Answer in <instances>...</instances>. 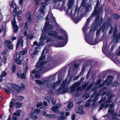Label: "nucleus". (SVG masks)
Instances as JSON below:
<instances>
[{"label": "nucleus", "instance_id": "nucleus-1", "mask_svg": "<svg viewBox=\"0 0 120 120\" xmlns=\"http://www.w3.org/2000/svg\"><path fill=\"white\" fill-rule=\"evenodd\" d=\"M50 14L51 17L50 19H51L53 21L55 22L54 18L52 16V14L51 13ZM50 14V13H49V14L46 18V21L44 27L45 29V31L48 32V35L49 36H54L55 38L58 39H62L63 38V37L58 36L57 34L56 31L52 30L53 28V27L51 25H49V22L48 21L49 20V16Z\"/></svg>", "mask_w": 120, "mask_h": 120}, {"label": "nucleus", "instance_id": "nucleus-2", "mask_svg": "<svg viewBox=\"0 0 120 120\" xmlns=\"http://www.w3.org/2000/svg\"><path fill=\"white\" fill-rule=\"evenodd\" d=\"M45 48L42 52L41 55L39 60L36 64V67L38 68V70L35 69L31 72V74L30 75L31 77V76H33V74H35V75L36 78H39L41 77V75L40 74L38 73L44 72L43 71L44 70H41L42 68H39L42 67L44 65V64L46 63L45 62L43 61V60L45 59V56L43 55L45 53Z\"/></svg>", "mask_w": 120, "mask_h": 120}, {"label": "nucleus", "instance_id": "nucleus-3", "mask_svg": "<svg viewBox=\"0 0 120 120\" xmlns=\"http://www.w3.org/2000/svg\"><path fill=\"white\" fill-rule=\"evenodd\" d=\"M98 4L97 3L95 7V11L93 13L91 14L90 16L88 19L86 21V24L85 26L83 28V31L85 34V32L87 31L88 28V26L89 25L91 19H92L93 17L95 15H98L99 14L101 13V9H100L98 8L97 10V9H98Z\"/></svg>", "mask_w": 120, "mask_h": 120}, {"label": "nucleus", "instance_id": "nucleus-4", "mask_svg": "<svg viewBox=\"0 0 120 120\" xmlns=\"http://www.w3.org/2000/svg\"><path fill=\"white\" fill-rule=\"evenodd\" d=\"M10 85L11 88L8 87L7 89H5L6 92L9 94L11 93H12L15 91L18 92L20 91V90H23L25 88V86L22 84L21 87H19L15 84H11Z\"/></svg>", "mask_w": 120, "mask_h": 120}, {"label": "nucleus", "instance_id": "nucleus-5", "mask_svg": "<svg viewBox=\"0 0 120 120\" xmlns=\"http://www.w3.org/2000/svg\"><path fill=\"white\" fill-rule=\"evenodd\" d=\"M51 77L48 78L46 80V81L44 82V83H46L45 85V87H52L53 88H54L58 86L60 83V81H59L55 83H51Z\"/></svg>", "mask_w": 120, "mask_h": 120}, {"label": "nucleus", "instance_id": "nucleus-6", "mask_svg": "<svg viewBox=\"0 0 120 120\" xmlns=\"http://www.w3.org/2000/svg\"><path fill=\"white\" fill-rule=\"evenodd\" d=\"M114 105L113 103H112L111 105H109L108 104L105 105L104 104H102L100 105L98 111H99L101 110L102 109L103 107H105V108H106L108 107H109V109L108 111V113L109 114L111 115L114 112V110L113 109H111L113 107Z\"/></svg>", "mask_w": 120, "mask_h": 120}, {"label": "nucleus", "instance_id": "nucleus-7", "mask_svg": "<svg viewBox=\"0 0 120 120\" xmlns=\"http://www.w3.org/2000/svg\"><path fill=\"white\" fill-rule=\"evenodd\" d=\"M51 40V38H48L46 36L43 35L41 37L40 39V41L39 43V45L40 46L44 45L45 42H50Z\"/></svg>", "mask_w": 120, "mask_h": 120}, {"label": "nucleus", "instance_id": "nucleus-8", "mask_svg": "<svg viewBox=\"0 0 120 120\" xmlns=\"http://www.w3.org/2000/svg\"><path fill=\"white\" fill-rule=\"evenodd\" d=\"M73 12V14L72 13L71 16L74 22L77 23L81 18L80 15H79L78 13H77L75 11Z\"/></svg>", "mask_w": 120, "mask_h": 120}, {"label": "nucleus", "instance_id": "nucleus-9", "mask_svg": "<svg viewBox=\"0 0 120 120\" xmlns=\"http://www.w3.org/2000/svg\"><path fill=\"white\" fill-rule=\"evenodd\" d=\"M117 31V28L115 27L114 29L113 37L114 38H116L115 41L117 43H119L120 42V33H118L116 36V34Z\"/></svg>", "mask_w": 120, "mask_h": 120}, {"label": "nucleus", "instance_id": "nucleus-10", "mask_svg": "<svg viewBox=\"0 0 120 120\" xmlns=\"http://www.w3.org/2000/svg\"><path fill=\"white\" fill-rule=\"evenodd\" d=\"M53 2L54 3H56L59 2L58 6L63 8L65 4V0H53Z\"/></svg>", "mask_w": 120, "mask_h": 120}, {"label": "nucleus", "instance_id": "nucleus-11", "mask_svg": "<svg viewBox=\"0 0 120 120\" xmlns=\"http://www.w3.org/2000/svg\"><path fill=\"white\" fill-rule=\"evenodd\" d=\"M113 79V77L112 76H109L107 78V79H106L102 83L101 85H100L99 86V87H102L103 85L105 84L107 82V80L109 81V82L107 84V86H109L111 83L112 82V80Z\"/></svg>", "mask_w": 120, "mask_h": 120}, {"label": "nucleus", "instance_id": "nucleus-12", "mask_svg": "<svg viewBox=\"0 0 120 120\" xmlns=\"http://www.w3.org/2000/svg\"><path fill=\"white\" fill-rule=\"evenodd\" d=\"M61 106V104H57L55 106V107L53 106L52 107V110L55 113H58L59 112V111H58L59 110V108H60Z\"/></svg>", "mask_w": 120, "mask_h": 120}, {"label": "nucleus", "instance_id": "nucleus-13", "mask_svg": "<svg viewBox=\"0 0 120 120\" xmlns=\"http://www.w3.org/2000/svg\"><path fill=\"white\" fill-rule=\"evenodd\" d=\"M14 20L12 22V24L13 27L14 32L16 33L18 30V26L16 24V22L15 19V18H14Z\"/></svg>", "mask_w": 120, "mask_h": 120}, {"label": "nucleus", "instance_id": "nucleus-14", "mask_svg": "<svg viewBox=\"0 0 120 120\" xmlns=\"http://www.w3.org/2000/svg\"><path fill=\"white\" fill-rule=\"evenodd\" d=\"M100 20L101 21L100 22H99L98 23V25H100V30H101L102 31H104L105 28V26L106 24L105 23H101L102 19L101 18L100 19Z\"/></svg>", "mask_w": 120, "mask_h": 120}, {"label": "nucleus", "instance_id": "nucleus-15", "mask_svg": "<svg viewBox=\"0 0 120 120\" xmlns=\"http://www.w3.org/2000/svg\"><path fill=\"white\" fill-rule=\"evenodd\" d=\"M85 39L86 42L90 45H93L91 39H90V37L89 36V34L85 35Z\"/></svg>", "mask_w": 120, "mask_h": 120}, {"label": "nucleus", "instance_id": "nucleus-16", "mask_svg": "<svg viewBox=\"0 0 120 120\" xmlns=\"http://www.w3.org/2000/svg\"><path fill=\"white\" fill-rule=\"evenodd\" d=\"M114 95V94H113L109 95V96L108 97L107 99L105 101V103H108L112 102V100L111 99V98L113 97Z\"/></svg>", "mask_w": 120, "mask_h": 120}, {"label": "nucleus", "instance_id": "nucleus-17", "mask_svg": "<svg viewBox=\"0 0 120 120\" xmlns=\"http://www.w3.org/2000/svg\"><path fill=\"white\" fill-rule=\"evenodd\" d=\"M67 9L65 10V11L66 14L69 15L70 16H71L72 14V12H75V10H72L71 8V10L70 11V10H69V8H68V6H66Z\"/></svg>", "mask_w": 120, "mask_h": 120}, {"label": "nucleus", "instance_id": "nucleus-18", "mask_svg": "<svg viewBox=\"0 0 120 120\" xmlns=\"http://www.w3.org/2000/svg\"><path fill=\"white\" fill-rule=\"evenodd\" d=\"M21 42V45L22 47L23 46V40L22 39V38L21 37H19L18 41L17 44V47H18L20 43Z\"/></svg>", "mask_w": 120, "mask_h": 120}, {"label": "nucleus", "instance_id": "nucleus-19", "mask_svg": "<svg viewBox=\"0 0 120 120\" xmlns=\"http://www.w3.org/2000/svg\"><path fill=\"white\" fill-rule=\"evenodd\" d=\"M85 7L86 11L87 12L90 11L92 9V6L91 4H86Z\"/></svg>", "mask_w": 120, "mask_h": 120}, {"label": "nucleus", "instance_id": "nucleus-20", "mask_svg": "<svg viewBox=\"0 0 120 120\" xmlns=\"http://www.w3.org/2000/svg\"><path fill=\"white\" fill-rule=\"evenodd\" d=\"M74 0H68V6L69 10H70V11L71 10L70 8H71L72 5L74 4Z\"/></svg>", "mask_w": 120, "mask_h": 120}, {"label": "nucleus", "instance_id": "nucleus-21", "mask_svg": "<svg viewBox=\"0 0 120 120\" xmlns=\"http://www.w3.org/2000/svg\"><path fill=\"white\" fill-rule=\"evenodd\" d=\"M87 86V85L86 84L84 85L82 87H79L77 88L76 90L77 91H81L83 89L86 88Z\"/></svg>", "mask_w": 120, "mask_h": 120}, {"label": "nucleus", "instance_id": "nucleus-22", "mask_svg": "<svg viewBox=\"0 0 120 120\" xmlns=\"http://www.w3.org/2000/svg\"><path fill=\"white\" fill-rule=\"evenodd\" d=\"M66 82L67 80H65L63 82L61 86L59 88V90H61L64 88L66 84Z\"/></svg>", "mask_w": 120, "mask_h": 120}, {"label": "nucleus", "instance_id": "nucleus-23", "mask_svg": "<svg viewBox=\"0 0 120 120\" xmlns=\"http://www.w3.org/2000/svg\"><path fill=\"white\" fill-rule=\"evenodd\" d=\"M29 116L30 118L36 120L38 118L37 116L35 115H34L33 113H31L30 115Z\"/></svg>", "mask_w": 120, "mask_h": 120}, {"label": "nucleus", "instance_id": "nucleus-24", "mask_svg": "<svg viewBox=\"0 0 120 120\" xmlns=\"http://www.w3.org/2000/svg\"><path fill=\"white\" fill-rule=\"evenodd\" d=\"M75 110L77 113H79L80 114H82L84 112L83 111L82 109L79 108H76V109Z\"/></svg>", "mask_w": 120, "mask_h": 120}, {"label": "nucleus", "instance_id": "nucleus-25", "mask_svg": "<svg viewBox=\"0 0 120 120\" xmlns=\"http://www.w3.org/2000/svg\"><path fill=\"white\" fill-rule=\"evenodd\" d=\"M108 49V47L107 46V45L106 44L104 45L102 48L103 51L104 53V52L107 51Z\"/></svg>", "mask_w": 120, "mask_h": 120}, {"label": "nucleus", "instance_id": "nucleus-26", "mask_svg": "<svg viewBox=\"0 0 120 120\" xmlns=\"http://www.w3.org/2000/svg\"><path fill=\"white\" fill-rule=\"evenodd\" d=\"M21 111L20 110H18L16 111L13 114V115L17 116H19L20 115V113Z\"/></svg>", "mask_w": 120, "mask_h": 120}, {"label": "nucleus", "instance_id": "nucleus-27", "mask_svg": "<svg viewBox=\"0 0 120 120\" xmlns=\"http://www.w3.org/2000/svg\"><path fill=\"white\" fill-rule=\"evenodd\" d=\"M10 6L11 8H14V9H18V8L16 7V6L15 4L13 1L12 2Z\"/></svg>", "mask_w": 120, "mask_h": 120}, {"label": "nucleus", "instance_id": "nucleus-28", "mask_svg": "<svg viewBox=\"0 0 120 120\" xmlns=\"http://www.w3.org/2000/svg\"><path fill=\"white\" fill-rule=\"evenodd\" d=\"M46 81V80L45 81H44L43 82L39 80H35V82L37 83H38L39 84H44L45 85L46 84V83H44V82Z\"/></svg>", "mask_w": 120, "mask_h": 120}, {"label": "nucleus", "instance_id": "nucleus-29", "mask_svg": "<svg viewBox=\"0 0 120 120\" xmlns=\"http://www.w3.org/2000/svg\"><path fill=\"white\" fill-rule=\"evenodd\" d=\"M47 116L49 118H56L57 117V116L55 115H47Z\"/></svg>", "mask_w": 120, "mask_h": 120}, {"label": "nucleus", "instance_id": "nucleus-30", "mask_svg": "<svg viewBox=\"0 0 120 120\" xmlns=\"http://www.w3.org/2000/svg\"><path fill=\"white\" fill-rule=\"evenodd\" d=\"M92 100L91 99H89L87 101L85 105V106L86 107H89L90 105V102Z\"/></svg>", "mask_w": 120, "mask_h": 120}, {"label": "nucleus", "instance_id": "nucleus-31", "mask_svg": "<svg viewBox=\"0 0 120 120\" xmlns=\"http://www.w3.org/2000/svg\"><path fill=\"white\" fill-rule=\"evenodd\" d=\"M15 101V99H13L11 101L10 103V107L11 108L13 107V106L14 105Z\"/></svg>", "mask_w": 120, "mask_h": 120}, {"label": "nucleus", "instance_id": "nucleus-32", "mask_svg": "<svg viewBox=\"0 0 120 120\" xmlns=\"http://www.w3.org/2000/svg\"><path fill=\"white\" fill-rule=\"evenodd\" d=\"M27 52V49H25L24 50L21 51L20 52V53L21 55H22L26 53Z\"/></svg>", "mask_w": 120, "mask_h": 120}, {"label": "nucleus", "instance_id": "nucleus-33", "mask_svg": "<svg viewBox=\"0 0 120 120\" xmlns=\"http://www.w3.org/2000/svg\"><path fill=\"white\" fill-rule=\"evenodd\" d=\"M12 42L10 41L9 40H6L4 41V44L7 46L9 45V44H11Z\"/></svg>", "mask_w": 120, "mask_h": 120}, {"label": "nucleus", "instance_id": "nucleus-34", "mask_svg": "<svg viewBox=\"0 0 120 120\" xmlns=\"http://www.w3.org/2000/svg\"><path fill=\"white\" fill-rule=\"evenodd\" d=\"M73 106V103L71 101H70L69 102L68 107L69 108H71Z\"/></svg>", "mask_w": 120, "mask_h": 120}, {"label": "nucleus", "instance_id": "nucleus-35", "mask_svg": "<svg viewBox=\"0 0 120 120\" xmlns=\"http://www.w3.org/2000/svg\"><path fill=\"white\" fill-rule=\"evenodd\" d=\"M22 105V103L18 102H16V108H19Z\"/></svg>", "mask_w": 120, "mask_h": 120}, {"label": "nucleus", "instance_id": "nucleus-36", "mask_svg": "<svg viewBox=\"0 0 120 120\" xmlns=\"http://www.w3.org/2000/svg\"><path fill=\"white\" fill-rule=\"evenodd\" d=\"M112 115V120L116 119L117 117L116 116L117 115V114L116 113H114Z\"/></svg>", "mask_w": 120, "mask_h": 120}, {"label": "nucleus", "instance_id": "nucleus-37", "mask_svg": "<svg viewBox=\"0 0 120 120\" xmlns=\"http://www.w3.org/2000/svg\"><path fill=\"white\" fill-rule=\"evenodd\" d=\"M114 19L116 20H118L119 18V16L117 14H115L113 15Z\"/></svg>", "mask_w": 120, "mask_h": 120}, {"label": "nucleus", "instance_id": "nucleus-38", "mask_svg": "<svg viewBox=\"0 0 120 120\" xmlns=\"http://www.w3.org/2000/svg\"><path fill=\"white\" fill-rule=\"evenodd\" d=\"M59 120H64L66 119V117L65 116H60L57 118Z\"/></svg>", "mask_w": 120, "mask_h": 120}, {"label": "nucleus", "instance_id": "nucleus-39", "mask_svg": "<svg viewBox=\"0 0 120 120\" xmlns=\"http://www.w3.org/2000/svg\"><path fill=\"white\" fill-rule=\"evenodd\" d=\"M1 59V61L2 62H4L5 63L7 61V58L5 57H3L2 58L0 57V59Z\"/></svg>", "mask_w": 120, "mask_h": 120}, {"label": "nucleus", "instance_id": "nucleus-40", "mask_svg": "<svg viewBox=\"0 0 120 120\" xmlns=\"http://www.w3.org/2000/svg\"><path fill=\"white\" fill-rule=\"evenodd\" d=\"M7 74V73L4 71H2L1 75H0V77H3L5 76Z\"/></svg>", "mask_w": 120, "mask_h": 120}, {"label": "nucleus", "instance_id": "nucleus-41", "mask_svg": "<svg viewBox=\"0 0 120 120\" xmlns=\"http://www.w3.org/2000/svg\"><path fill=\"white\" fill-rule=\"evenodd\" d=\"M15 62L18 64L21 65V61L19 59L15 60Z\"/></svg>", "mask_w": 120, "mask_h": 120}, {"label": "nucleus", "instance_id": "nucleus-42", "mask_svg": "<svg viewBox=\"0 0 120 120\" xmlns=\"http://www.w3.org/2000/svg\"><path fill=\"white\" fill-rule=\"evenodd\" d=\"M22 71L21 70H20L17 73V75L19 78H20L21 77V76L22 74Z\"/></svg>", "mask_w": 120, "mask_h": 120}, {"label": "nucleus", "instance_id": "nucleus-43", "mask_svg": "<svg viewBox=\"0 0 120 120\" xmlns=\"http://www.w3.org/2000/svg\"><path fill=\"white\" fill-rule=\"evenodd\" d=\"M23 97L22 96H18L17 97V100L19 101H20L23 99Z\"/></svg>", "mask_w": 120, "mask_h": 120}, {"label": "nucleus", "instance_id": "nucleus-44", "mask_svg": "<svg viewBox=\"0 0 120 120\" xmlns=\"http://www.w3.org/2000/svg\"><path fill=\"white\" fill-rule=\"evenodd\" d=\"M17 9H15L13 12V15L14 17H15L17 15Z\"/></svg>", "mask_w": 120, "mask_h": 120}, {"label": "nucleus", "instance_id": "nucleus-45", "mask_svg": "<svg viewBox=\"0 0 120 120\" xmlns=\"http://www.w3.org/2000/svg\"><path fill=\"white\" fill-rule=\"evenodd\" d=\"M40 112V111L38 109H36L34 110V112L36 114H38Z\"/></svg>", "mask_w": 120, "mask_h": 120}, {"label": "nucleus", "instance_id": "nucleus-46", "mask_svg": "<svg viewBox=\"0 0 120 120\" xmlns=\"http://www.w3.org/2000/svg\"><path fill=\"white\" fill-rule=\"evenodd\" d=\"M80 83L79 82H76L74 83L73 85V86H74L75 88L78 86L80 84Z\"/></svg>", "mask_w": 120, "mask_h": 120}, {"label": "nucleus", "instance_id": "nucleus-47", "mask_svg": "<svg viewBox=\"0 0 120 120\" xmlns=\"http://www.w3.org/2000/svg\"><path fill=\"white\" fill-rule=\"evenodd\" d=\"M42 105V103L41 102H39L37 103L36 106L38 108L41 106Z\"/></svg>", "mask_w": 120, "mask_h": 120}, {"label": "nucleus", "instance_id": "nucleus-48", "mask_svg": "<svg viewBox=\"0 0 120 120\" xmlns=\"http://www.w3.org/2000/svg\"><path fill=\"white\" fill-rule=\"evenodd\" d=\"M20 58V55L19 53H17L16 56V58L15 60L19 59Z\"/></svg>", "mask_w": 120, "mask_h": 120}, {"label": "nucleus", "instance_id": "nucleus-49", "mask_svg": "<svg viewBox=\"0 0 120 120\" xmlns=\"http://www.w3.org/2000/svg\"><path fill=\"white\" fill-rule=\"evenodd\" d=\"M86 1V0H82V3L81 4V5L83 6H85L86 5L85 3Z\"/></svg>", "mask_w": 120, "mask_h": 120}, {"label": "nucleus", "instance_id": "nucleus-50", "mask_svg": "<svg viewBox=\"0 0 120 120\" xmlns=\"http://www.w3.org/2000/svg\"><path fill=\"white\" fill-rule=\"evenodd\" d=\"M62 31L64 33V39L67 41V38L66 36V34L64 31L63 30Z\"/></svg>", "mask_w": 120, "mask_h": 120}, {"label": "nucleus", "instance_id": "nucleus-51", "mask_svg": "<svg viewBox=\"0 0 120 120\" xmlns=\"http://www.w3.org/2000/svg\"><path fill=\"white\" fill-rule=\"evenodd\" d=\"M8 49H12L13 48V45L11 44L10 45H8Z\"/></svg>", "mask_w": 120, "mask_h": 120}, {"label": "nucleus", "instance_id": "nucleus-52", "mask_svg": "<svg viewBox=\"0 0 120 120\" xmlns=\"http://www.w3.org/2000/svg\"><path fill=\"white\" fill-rule=\"evenodd\" d=\"M40 12L43 15H45V13L43 9L42 8H40Z\"/></svg>", "mask_w": 120, "mask_h": 120}, {"label": "nucleus", "instance_id": "nucleus-53", "mask_svg": "<svg viewBox=\"0 0 120 120\" xmlns=\"http://www.w3.org/2000/svg\"><path fill=\"white\" fill-rule=\"evenodd\" d=\"M76 88L73 85L72 86H71V91H73L75 90V89Z\"/></svg>", "mask_w": 120, "mask_h": 120}, {"label": "nucleus", "instance_id": "nucleus-54", "mask_svg": "<svg viewBox=\"0 0 120 120\" xmlns=\"http://www.w3.org/2000/svg\"><path fill=\"white\" fill-rule=\"evenodd\" d=\"M38 52L36 50L35 52L33 53L32 54H31V56H31L33 58H34V56H32L33 55H37L38 54Z\"/></svg>", "mask_w": 120, "mask_h": 120}, {"label": "nucleus", "instance_id": "nucleus-55", "mask_svg": "<svg viewBox=\"0 0 120 120\" xmlns=\"http://www.w3.org/2000/svg\"><path fill=\"white\" fill-rule=\"evenodd\" d=\"M28 19L29 22L30 23V24H31L32 22V19L31 18V16L30 15H29V17L28 18Z\"/></svg>", "mask_w": 120, "mask_h": 120}, {"label": "nucleus", "instance_id": "nucleus-56", "mask_svg": "<svg viewBox=\"0 0 120 120\" xmlns=\"http://www.w3.org/2000/svg\"><path fill=\"white\" fill-rule=\"evenodd\" d=\"M52 105H54L56 103V99L55 98H53L52 101Z\"/></svg>", "mask_w": 120, "mask_h": 120}, {"label": "nucleus", "instance_id": "nucleus-57", "mask_svg": "<svg viewBox=\"0 0 120 120\" xmlns=\"http://www.w3.org/2000/svg\"><path fill=\"white\" fill-rule=\"evenodd\" d=\"M24 34L25 36L26 37L27 39H28V35L27 34V32L26 31H25Z\"/></svg>", "mask_w": 120, "mask_h": 120}, {"label": "nucleus", "instance_id": "nucleus-58", "mask_svg": "<svg viewBox=\"0 0 120 120\" xmlns=\"http://www.w3.org/2000/svg\"><path fill=\"white\" fill-rule=\"evenodd\" d=\"M16 68V66H13L12 68V72L13 73L15 72V69Z\"/></svg>", "mask_w": 120, "mask_h": 120}, {"label": "nucleus", "instance_id": "nucleus-59", "mask_svg": "<svg viewBox=\"0 0 120 120\" xmlns=\"http://www.w3.org/2000/svg\"><path fill=\"white\" fill-rule=\"evenodd\" d=\"M46 5V4L45 3H43L42 4V8L44 9H45Z\"/></svg>", "mask_w": 120, "mask_h": 120}, {"label": "nucleus", "instance_id": "nucleus-60", "mask_svg": "<svg viewBox=\"0 0 120 120\" xmlns=\"http://www.w3.org/2000/svg\"><path fill=\"white\" fill-rule=\"evenodd\" d=\"M94 83H92L91 84L87 87V90H89L91 88L92 86H93Z\"/></svg>", "mask_w": 120, "mask_h": 120}, {"label": "nucleus", "instance_id": "nucleus-61", "mask_svg": "<svg viewBox=\"0 0 120 120\" xmlns=\"http://www.w3.org/2000/svg\"><path fill=\"white\" fill-rule=\"evenodd\" d=\"M106 98L105 97L102 98L101 99V100L100 101L99 103H101L104 101V100Z\"/></svg>", "mask_w": 120, "mask_h": 120}, {"label": "nucleus", "instance_id": "nucleus-62", "mask_svg": "<svg viewBox=\"0 0 120 120\" xmlns=\"http://www.w3.org/2000/svg\"><path fill=\"white\" fill-rule=\"evenodd\" d=\"M75 114H73L71 116V118L72 120H74L75 119Z\"/></svg>", "mask_w": 120, "mask_h": 120}, {"label": "nucleus", "instance_id": "nucleus-63", "mask_svg": "<svg viewBox=\"0 0 120 120\" xmlns=\"http://www.w3.org/2000/svg\"><path fill=\"white\" fill-rule=\"evenodd\" d=\"M7 51L6 50H4L2 52V55H4L7 53Z\"/></svg>", "mask_w": 120, "mask_h": 120}, {"label": "nucleus", "instance_id": "nucleus-64", "mask_svg": "<svg viewBox=\"0 0 120 120\" xmlns=\"http://www.w3.org/2000/svg\"><path fill=\"white\" fill-rule=\"evenodd\" d=\"M15 115H13L12 116V119L13 120H16L17 119V117L15 116Z\"/></svg>", "mask_w": 120, "mask_h": 120}]
</instances>
